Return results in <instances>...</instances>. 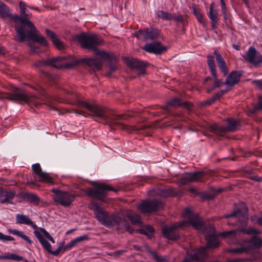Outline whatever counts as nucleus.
Masks as SVG:
<instances>
[{"instance_id":"nucleus-4","label":"nucleus","mask_w":262,"mask_h":262,"mask_svg":"<svg viewBox=\"0 0 262 262\" xmlns=\"http://www.w3.org/2000/svg\"><path fill=\"white\" fill-rule=\"evenodd\" d=\"M20 14H13V20L16 23L15 30L17 40L21 42L26 38V31L30 28H34V25L29 20L32 17V14L27 10V4L20 1L19 3Z\"/></svg>"},{"instance_id":"nucleus-59","label":"nucleus","mask_w":262,"mask_h":262,"mask_svg":"<svg viewBox=\"0 0 262 262\" xmlns=\"http://www.w3.org/2000/svg\"><path fill=\"white\" fill-rule=\"evenodd\" d=\"M254 180H256V181H261V178L258 177H255Z\"/></svg>"},{"instance_id":"nucleus-64","label":"nucleus","mask_w":262,"mask_h":262,"mask_svg":"<svg viewBox=\"0 0 262 262\" xmlns=\"http://www.w3.org/2000/svg\"><path fill=\"white\" fill-rule=\"evenodd\" d=\"M30 8V9H34V10H37V9L36 8H34V7H31V6H28L27 5V8Z\"/></svg>"},{"instance_id":"nucleus-10","label":"nucleus","mask_w":262,"mask_h":262,"mask_svg":"<svg viewBox=\"0 0 262 262\" xmlns=\"http://www.w3.org/2000/svg\"><path fill=\"white\" fill-rule=\"evenodd\" d=\"M248 208L244 202H239L235 205V209L230 214L225 215L224 217H237L238 221L236 223L238 226H245L248 221Z\"/></svg>"},{"instance_id":"nucleus-6","label":"nucleus","mask_w":262,"mask_h":262,"mask_svg":"<svg viewBox=\"0 0 262 262\" xmlns=\"http://www.w3.org/2000/svg\"><path fill=\"white\" fill-rule=\"evenodd\" d=\"M213 54L215 56H214L212 55H208L207 56V61L208 68L210 70V72L212 76L213 77L215 80L212 88L211 89L208 90V93H209L212 90L215 89V88L220 87L221 85L225 84L224 82H223V81L221 80L217 79L214 58H215L216 61L217 62V63L219 66V67L221 71L224 74V75L225 76L227 75L228 73V70L227 68L226 62L222 55L220 54V53L217 50H214Z\"/></svg>"},{"instance_id":"nucleus-37","label":"nucleus","mask_w":262,"mask_h":262,"mask_svg":"<svg viewBox=\"0 0 262 262\" xmlns=\"http://www.w3.org/2000/svg\"><path fill=\"white\" fill-rule=\"evenodd\" d=\"M38 177L40 178V182L47 183L49 184H53L54 183L53 179L49 175V173L43 171L40 173Z\"/></svg>"},{"instance_id":"nucleus-43","label":"nucleus","mask_w":262,"mask_h":262,"mask_svg":"<svg viewBox=\"0 0 262 262\" xmlns=\"http://www.w3.org/2000/svg\"><path fill=\"white\" fill-rule=\"evenodd\" d=\"M32 169L33 172L38 176L43 171L41 170V167L38 163H36L32 165Z\"/></svg>"},{"instance_id":"nucleus-61","label":"nucleus","mask_w":262,"mask_h":262,"mask_svg":"<svg viewBox=\"0 0 262 262\" xmlns=\"http://www.w3.org/2000/svg\"><path fill=\"white\" fill-rule=\"evenodd\" d=\"M27 184H31V185H34L35 184V182H32V181H29L27 183Z\"/></svg>"},{"instance_id":"nucleus-54","label":"nucleus","mask_w":262,"mask_h":262,"mask_svg":"<svg viewBox=\"0 0 262 262\" xmlns=\"http://www.w3.org/2000/svg\"><path fill=\"white\" fill-rule=\"evenodd\" d=\"M9 255H0V259H8Z\"/></svg>"},{"instance_id":"nucleus-14","label":"nucleus","mask_w":262,"mask_h":262,"mask_svg":"<svg viewBox=\"0 0 262 262\" xmlns=\"http://www.w3.org/2000/svg\"><path fill=\"white\" fill-rule=\"evenodd\" d=\"M228 125L227 126H220L217 124H213L210 126L211 132L215 133L219 136H222V134L228 132H234L236 130L239 125L238 121L234 119H228L227 120Z\"/></svg>"},{"instance_id":"nucleus-2","label":"nucleus","mask_w":262,"mask_h":262,"mask_svg":"<svg viewBox=\"0 0 262 262\" xmlns=\"http://www.w3.org/2000/svg\"><path fill=\"white\" fill-rule=\"evenodd\" d=\"M80 63H84L95 70L101 69L102 63L100 60L95 58H83L80 60H76L73 57L58 56L46 60H39L35 64L36 67L51 66L57 69H70L78 65Z\"/></svg>"},{"instance_id":"nucleus-24","label":"nucleus","mask_w":262,"mask_h":262,"mask_svg":"<svg viewBox=\"0 0 262 262\" xmlns=\"http://www.w3.org/2000/svg\"><path fill=\"white\" fill-rule=\"evenodd\" d=\"M17 196L35 205H38L40 202L39 198L33 193L23 191L19 192L17 194Z\"/></svg>"},{"instance_id":"nucleus-42","label":"nucleus","mask_w":262,"mask_h":262,"mask_svg":"<svg viewBox=\"0 0 262 262\" xmlns=\"http://www.w3.org/2000/svg\"><path fill=\"white\" fill-rule=\"evenodd\" d=\"M182 104V100L179 98H173L168 102V105L172 106H180Z\"/></svg>"},{"instance_id":"nucleus-1","label":"nucleus","mask_w":262,"mask_h":262,"mask_svg":"<svg viewBox=\"0 0 262 262\" xmlns=\"http://www.w3.org/2000/svg\"><path fill=\"white\" fill-rule=\"evenodd\" d=\"M70 103L78 107V109L74 110V113L76 114L84 117L91 116L92 117L97 118L108 124L111 128L118 127L122 129H128L127 126L125 124L118 120V119H126L127 117L125 114L117 115L114 117L112 112L108 108L96 105H92L83 101L77 97L72 100Z\"/></svg>"},{"instance_id":"nucleus-49","label":"nucleus","mask_w":262,"mask_h":262,"mask_svg":"<svg viewBox=\"0 0 262 262\" xmlns=\"http://www.w3.org/2000/svg\"><path fill=\"white\" fill-rule=\"evenodd\" d=\"M252 83L258 89H262V79L259 80H255Z\"/></svg>"},{"instance_id":"nucleus-50","label":"nucleus","mask_w":262,"mask_h":262,"mask_svg":"<svg viewBox=\"0 0 262 262\" xmlns=\"http://www.w3.org/2000/svg\"><path fill=\"white\" fill-rule=\"evenodd\" d=\"M124 226L126 230L127 231H128V232H129L130 234L133 233V232L134 231V229L129 226V225L127 222L125 223V224Z\"/></svg>"},{"instance_id":"nucleus-53","label":"nucleus","mask_w":262,"mask_h":262,"mask_svg":"<svg viewBox=\"0 0 262 262\" xmlns=\"http://www.w3.org/2000/svg\"><path fill=\"white\" fill-rule=\"evenodd\" d=\"M217 20L211 21V27L212 29H215L217 27Z\"/></svg>"},{"instance_id":"nucleus-35","label":"nucleus","mask_w":262,"mask_h":262,"mask_svg":"<svg viewBox=\"0 0 262 262\" xmlns=\"http://www.w3.org/2000/svg\"><path fill=\"white\" fill-rule=\"evenodd\" d=\"M262 111V96H259L258 104H254L252 108L248 109V112L250 115L256 114L258 112Z\"/></svg>"},{"instance_id":"nucleus-45","label":"nucleus","mask_w":262,"mask_h":262,"mask_svg":"<svg viewBox=\"0 0 262 262\" xmlns=\"http://www.w3.org/2000/svg\"><path fill=\"white\" fill-rule=\"evenodd\" d=\"M172 20L176 21L177 22H179L181 23H184V18L183 16L181 15H174V14H172Z\"/></svg>"},{"instance_id":"nucleus-34","label":"nucleus","mask_w":262,"mask_h":262,"mask_svg":"<svg viewBox=\"0 0 262 262\" xmlns=\"http://www.w3.org/2000/svg\"><path fill=\"white\" fill-rule=\"evenodd\" d=\"M127 217L130 221L132 224L140 226L142 225L140 216L135 213H129L127 215Z\"/></svg>"},{"instance_id":"nucleus-26","label":"nucleus","mask_w":262,"mask_h":262,"mask_svg":"<svg viewBox=\"0 0 262 262\" xmlns=\"http://www.w3.org/2000/svg\"><path fill=\"white\" fill-rule=\"evenodd\" d=\"M45 32L47 35L51 38L53 45L58 50H62L64 48L63 42L60 40L54 32L48 29L45 30Z\"/></svg>"},{"instance_id":"nucleus-60","label":"nucleus","mask_w":262,"mask_h":262,"mask_svg":"<svg viewBox=\"0 0 262 262\" xmlns=\"http://www.w3.org/2000/svg\"><path fill=\"white\" fill-rule=\"evenodd\" d=\"M75 229H71V230H68V231L66 232V234H70L72 231H75Z\"/></svg>"},{"instance_id":"nucleus-16","label":"nucleus","mask_w":262,"mask_h":262,"mask_svg":"<svg viewBox=\"0 0 262 262\" xmlns=\"http://www.w3.org/2000/svg\"><path fill=\"white\" fill-rule=\"evenodd\" d=\"M243 57L247 61L255 66L262 63V55L252 47L249 48Z\"/></svg>"},{"instance_id":"nucleus-15","label":"nucleus","mask_w":262,"mask_h":262,"mask_svg":"<svg viewBox=\"0 0 262 262\" xmlns=\"http://www.w3.org/2000/svg\"><path fill=\"white\" fill-rule=\"evenodd\" d=\"M95 216L97 220L101 223V224L105 227H110L112 225L111 222V215L105 211L102 207L96 205L95 207Z\"/></svg>"},{"instance_id":"nucleus-52","label":"nucleus","mask_w":262,"mask_h":262,"mask_svg":"<svg viewBox=\"0 0 262 262\" xmlns=\"http://www.w3.org/2000/svg\"><path fill=\"white\" fill-rule=\"evenodd\" d=\"M222 11L224 14V16L226 15V5L225 2L221 3Z\"/></svg>"},{"instance_id":"nucleus-55","label":"nucleus","mask_w":262,"mask_h":262,"mask_svg":"<svg viewBox=\"0 0 262 262\" xmlns=\"http://www.w3.org/2000/svg\"><path fill=\"white\" fill-rule=\"evenodd\" d=\"M242 1L246 5L247 7L250 8L249 0H242Z\"/></svg>"},{"instance_id":"nucleus-5","label":"nucleus","mask_w":262,"mask_h":262,"mask_svg":"<svg viewBox=\"0 0 262 262\" xmlns=\"http://www.w3.org/2000/svg\"><path fill=\"white\" fill-rule=\"evenodd\" d=\"M74 39L80 43L83 48L93 51L95 55L104 59L110 58L108 53L101 51L97 48L98 46L102 45L103 42V39L97 35L82 33L75 35Z\"/></svg>"},{"instance_id":"nucleus-25","label":"nucleus","mask_w":262,"mask_h":262,"mask_svg":"<svg viewBox=\"0 0 262 262\" xmlns=\"http://www.w3.org/2000/svg\"><path fill=\"white\" fill-rule=\"evenodd\" d=\"M16 223L17 224H24L31 226L36 230L38 228L37 225L26 215L17 214L16 215Z\"/></svg>"},{"instance_id":"nucleus-57","label":"nucleus","mask_w":262,"mask_h":262,"mask_svg":"<svg viewBox=\"0 0 262 262\" xmlns=\"http://www.w3.org/2000/svg\"><path fill=\"white\" fill-rule=\"evenodd\" d=\"M257 223L259 225L262 226V215L258 218L257 220Z\"/></svg>"},{"instance_id":"nucleus-11","label":"nucleus","mask_w":262,"mask_h":262,"mask_svg":"<svg viewBox=\"0 0 262 262\" xmlns=\"http://www.w3.org/2000/svg\"><path fill=\"white\" fill-rule=\"evenodd\" d=\"M51 191L54 194L53 198L54 201L62 206H70L75 199V195L70 191L56 188H53Z\"/></svg>"},{"instance_id":"nucleus-40","label":"nucleus","mask_w":262,"mask_h":262,"mask_svg":"<svg viewBox=\"0 0 262 262\" xmlns=\"http://www.w3.org/2000/svg\"><path fill=\"white\" fill-rule=\"evenodd\" d=\"M193 13L200 23L203 24L204 26L206 25L205 22L203 19V15L201 13L200 10H198L196 7H193Z\"/></svg>"},{"instance_id":"nucleus-23","label":"nucleus","mask_w":262,"mask_h":262,"mask_svg":"<svg viewBox=\"0 0 262 262\" xmlns=\"http://www.w3.org/2000/svg\"><path fill=\"white\" fill-rule=\"evenodd\" d=\"M126 65L133 69L137 70L139 74H144L146 66L145 63L137 59H127L126 61Z\"/></svg>"},{"instance_id":"nucleus-18","label":"nucleus","mask_w":262,"mask_h":262,"mask_svg":"<svg viewBox=\"0 0 262 262\" xmlns=\"http://www.w3.org/2000/svg\"><path fill=\"white\" fill-rule=\"evenodd\" d=\"M207 245L205 247H201L187 251V254L188 257L184 258L182 262H191L193 260H196L200 259L204 256L206 253Z\"/></svg>"},{"instance_id":"nucleus-9","label":"nucleus","mask_w":262,"mask_h":262,"mask_svg":"<svg viewBox=\"0 0 262 262\" xmlns=\"http://www.w3.org/2000/svg\"><path fill=\"white\" fill-rule=\"evenodd\" d=\"M94 188H88L85 190L86 194L93 199H97L101 201H104L108 191L117 192V190L111 185L103 183L99 184L93 183Z\"/></svg>"},{"instance_id":"nucleus-39","label":"nucleus","mask_w":262,"mask_h":262,"mask_svg":"<svg viewBox=\"0 0 262 262\" xmlns=\"http://www.w3.org/2000/svg\"><path fill=\"white\" fill-rule=\"evenodd\" d=\"M157 15L159 18H162L166 20H171L172 15L171 13L166 12L163 10H159L157 12Z\"/></svg>"},{"instance_id":"nucleus-56","label":"nucleus","mask_w":262,"mask_h":262,"mask_svg":"<svg viewBox=\"0 0 262 262\" xmlns=\"http://www.w3.org/2000/svg\"><path fill=\"white\" fill-rule=\"evenodd\" d=\"M214 101H211V98L204 102V104L206 105H210Z\"/></svg>"},{"instance_id":"nucleus-38","label":"nucleus","mask_w":262,"mask_h":262,"mask_svg":"<svg viewBox=\"0 0 262 262\" xmlns=\"http://www.w3.org/2000/svg\"><path fill=\"white\" fill-rule=\"evenodd\" d=\"M214 4L212 3L209 6V12L208 13V17L211 21L217 20H218V13L216 10L213 9Z\"/></svg>"},{"instance_id":"nucleus-8","label":"nucleus","mask_w":262,"mask_h":262,"mask_svg":"<svg viewBox=\"0 0 262 262\" xmlns=\"http://www.w3.org/2000/svg\"><path fill=\"white\" fill-rule=\"evenodd\" d=\"M38 230L39 231L34 230L33 233L35 235V237L37 238L41 246H42L43 249L47 251L49 253L53 255H58L63 248V246L64 245L63 243H60L56 250L55 251H53L52 249L51 245L49 243L48 241L45 239L42 234H43V235L48 239H49L53 243H55V241L54 238L49 234V233L47 232L44 228L40 227L38 228Z\"/></svg>"},{"instance_id":"nucleus-17","label":"nucleus","mask_w":262,"mask_h":262,"mask_svg":"<svg viewBox=\"0 0 262 262\" xmlns=\"http://www.w3.org/2000/svg\"><path fill=\"white\" fill-rule=\"evenodd\" d=\"M136 35L138 38L142 36L145 40H149L158 38L160 36V33L158 29L150 28L139 30L136 33Z\"/></svg>"},{"instance_id":"nucleus-12","label":"nucleus","mask_w":262,"mask_h":262,"mask_svg":"<svg viewBox=\"0 0 262 262\" xmlns=\"http://www.w3.org/2000/svg\"><path fill=\"white\" fill-rule=\"evenodd\" d=\"M164 206L163 202L158 200H146L138 205V209L143 213H151L163 208Z\"/></svg>"},{"instance_id":"nucleus-22","label":"nucleus","mask_w":262,"mask_h":262,"mask_svg":"<svg viewBox=\"0 0 262 262\" xmlns=\"http://www.w3.org/2000/svg\"><path fill=\"white\" fill-rule=\"evenodd\" d=\"M36 31V30L35 27L34 29L30 28L29 29H27L26 31V38H28L31 40L40 43L43 46L47 47L48 43L45 37L34 33Z\"/></svg>"},{"instance_id":"nucleus-36","label":"nucleus","mask_w":262,"mask_h":262,"mask_svg":"<svg viewBox=\"0 0 262 262\" xmlns=\"http://www.w3.org/2000/svg\"><path fill=\"white\" fill-rule=\"evenodd\" d=\"M155 230L150 225H147L142 229H139L136 231L141 234L147 235L149 238H151V234L154 233Z\"/></svg>"},{"instance_id":"nucleus-58","label":"nucleus","mask_w":262,"mask_h":262,"mask_svg":"<svg viewBox=\"0 0 262 262\" xmlns=\"http://www.w3.org/2000/svg\"><path fill=\"white\" fill-rule=\"evenodd\" d=\"M244 260V259H235L230 260V261H229V262H241V261H242Z\"/></svg>"},{"instance_id":"nucleus-29","label":"nucleus","mask_w":262,"mask_h":262,"mask_svg":"<svg viewBox=\"0 0 262 262\" xmlns=\"http://www.w3.org/2000/svg\"><path fill=\"white\" fill-rule=\"evenodd\" d=\"M110 219L112 225L110 226V228L117 226L118 229H119L120 226H124L125 223L127 222L123 217L116 214L111 215Z\"/></svg>"},{"instance_id":"nucleus-31","label":"nucleus","mask_w":262,"mask_h":262,"mask_svg":"<svg viewBox=\"0 0 262 262\" xmlns=\"http://www.w3.org/2000/svg\"><path fill=\"white\" fill-rule=\"evenodd\" d=\"M206 239L207 241V248H215L219 245L217 237L214 234H209L206 237Z\"/></svg>"},{"instance_id":"nucleus-27","label":"nucleus","mask_w":262,"mask_h":262,"mask_svg":"<svg viewBox=\"0 0 262 262\" xmlns=\"http://www.w3.org/2000/svg\"><path fill=\"white\" fill-rule=\"evenodd\" d=\"M15 193L12 191L0 190V199L1 204L11 203V201L15 196Z\"/></svg>"},{"instance_id":"nucleus-21","label":"nucleus","mask_w":262,"mask_h":262,"mask_svg":"<svg viewBox=\"0 0 262 262\" xmlns=\"http://www.w3.org/2000/svg\"><path fill=\"white\" fill-rule=\"evenodd\" d=\"M243 232L246 234H253L254 235H257L260 233V232L251 227L248 228H243L241 229H237L235 230H230L225 232H223L220 234L221 236L223 237H233L237 232Z\"/></svg>"},{"instance_id":"nucleus-44","label":"nucleus","mask_w":262,"mask_h":262,"mask_svg":"<svg viewBox=\"0 0 262 262\" xmlns=\"http://www.w3.org/2000/svg\"><path fill=\"white\" fill-rule=\"evenodd\" d=\"M160 194L163 197H167L173 195V192L171 189H162L161 190Z\"/></svg>"},{"instance_id":"nucleus-28","label":"nucleus","mask_w":262,"mask_h":262,"mask_svg":"<svg viewBox=\"0 0 262 262\" xmlns=\"http://www.w3.org/2000/svg\"><path fill=\"white\" fill-rule=\"evenodd\" d=\"M241 75L238 72L233 71L228 76L224 83L228 86H233L239 82Z\"/></svg>"},{"instance_id":"nucleus-63","label":"nucleus","mask_w":262,"mask_h":262,"mask_svg":"<svg viewBox=\"0 0 262 262\" xmlns=\"http://www.w3.org/2000/svg\"><path fill=\"white\" fill-rule=\"evenodd\" d=\"M228 92V90H221V91H220V92H222V93H223V95L225 93H226V92Z\"/></svg>"},{"instance_id":"nucleus-7","label":"nucleus","mask_w":262,"mask_h":262,"mask_svg":"<svg viewBox=\"0 0 262 262\" xmlns=\"http://www.w3.org/2000/svg\"><path fill=\"white\" fill-rule=\"evenodd\" d=\"M1 98H6L14 101H23L36 107H39L41 105L40 99L39 97L34 95H27L17 88H14L11 93H3L0 92Z\"/></svg>"},{"instance_id":"nucleus-48","label":"nucleus","mask_w":262,"mask_h":262,"mask_svg":"<svg viewBox=\"0 0 262 262\" xmlns=\"http://www.w3.org/2000/svg\"><path fill=\"white\" fill-rule=\"evenodd\" d=\"M223 96L222 92H217L211 98V101H215Z\"/></svg>"},{"instance_id":"nucleus-62","label":"nucleus","mask_w":262,"mask_h":262,"mask_svg":"<svg viewBox=\"0 0 262 262\" xmlns=\"http://www.w3.org/2000/svg\"><path fill=\"white\" fill-rule=\"evenodd\" d=\"M146 128V126L144 125H142L139 129H145Z\"/></svg>"},{"instance_id":"nucleus-32","label":"nucleus","mask_w":262,"mask_h":262,"mask_svg":"<svg viewBox=\"0 0 262 262\" xmlns=\"http://www.w3.org/2000/svg\"><path fill=\"white\" fill-rule=\"evenodd\" d=\"M89 237L87 235H83L77 237L75 239L70 241L68 244H67L64 247V250H69L72 247L76 245L77 244L83 241L88 239Z\"/></svg>"},{"instance_id":"nucleus-41","label":"nucleus","mask_w":262,"mask_h":262,"mask_svg":"<svg viewBox=\"0 0 262 262\" xmlns=\"http://www.w3.org/2000/svg\"><path fill=\"white\" fill-rule=\"evenodd\" d=\"M149 252L151 254L153 258L157 262H167V259L166 257L158 256L156 252L150 249Z\"/></svg>"},{"instance_id":"nucleus-47","label":"nucleus","mask_w":262,"mask_h":262,"mask_svg":"<svg viewBox=\"0 0 262 262\" xmlns=\"http://www.w3.org/2000/svg\"><path fill=\"white\" fill-rule=\"evenodd\" d=\"M8 259H11L15 261H21L23 260V257L15 254H9Z\"/></svg>"},{"instance_id":"nucleus-30","label":"nucleus","mask_w":262,"mask_h":262,"mask_svg":"<svg viewBox=\"0 0 262 262\" xmlns=\"http://www.w3.org/2000/svg\"><path fill=\"white\" fill-rule=\"evenodd\" d=\"M13 15L9 7L3 2L0 1V16L3 18L9 17L13 20Z\"/></svg>"},{"instance_id":"nucleus-51","label":"nucleus","mask_w":262,"mask_h":262,"mask_svg":"<svg viewBox=\"0 0 262 262\" xmlns=\"http://www.w3.org/2000/svg\"><path fill=\"white\" fill-rule=\"evenodd\" d=\"M30 50L32 53H38L39 52V49L37 47H36L34 45L31 44L30 45Z\"/></svg>"},{"instance_id":"nucleus-46","label":"nucleus","mask_w":262,"mask_h":262,"mask_svg":"<svg viewBox=\"0 0 262 262\" xmlns=\"http://www.w3.org/2000/svg\"><path fill=\"white\" fill-rule=\"evenodd\" d=\"M14 238L10 235H6L0 232V240L5 242V241H13Z\"/></svg>"},{"instance_id":"nucleus-13","label":"nucleus","mask_w":262,"mask_h":262,"mask_svg":"<svg viewBox=\"0 0 262 262\" xmlns=\"http://www.w3.org/2000/svg\"><path fill=\"white\" fill-rule=\"evenodd\" d=\"M244 244V245L241 248L229 249V252L242 253L253 249L258 248L262 246V240L257 236H254L250 240L245 241Z\"/></svg>"},{"instance_id":"nucleus-19","label":"nucleus","mask_w":262,"mask_h":262,"mask_svg":"<svg viewBox=\"0 0 262 262\" xmlns=\"http://www.w3.org/2000/svg\"><path fill=\"white\" fill-rule=\"evenodd\" d=\"M143 49L150 53L161 54L166 51L167 48L160 42L146 43Z\"/></svg>"},{"instance_id":"nucleus-33","label":"nucleus","mask_w":262,"mask_h":262,"mask_svg":"<svg viewBox=\"0 0 262 262\" xmlns=\"http://www.w3.org/2000/svg\"><path fill=\"white\" fill-rule=\"evenodd\" d=\"M8 232L9 233L12 234L13 235L17 236L18 237H21L23 238L24 241L28 243L29 244H32V241L29 238V237L24 234V233L22 231L16 230V229H12L11 228L8 229Z\"/></svg>"},{"instance_id":"nucleus-20","label":"nucleus","mask_w":262,"mask_h":262,"mask_svg":"<svg viewBox=\"0 0 262 262\" xmlns=\"http://www.w3.org/2000/svg\"><path fill=\"white\" fill-rule=\"evenodd\" d=\"M205 174L204 171H198L193 173H186L181 179V183L183 184L202 181Z\"/></svg>"},{"instance_id":"nucleus-3","label":"nucleus","mask_w":262,"mask_h":262,"mask_svg":"<svg viewBox=\"0 0 262 262\" xmlns=\"http://www.w3.org/2000/svg\"><path fill=\"white\" fill-rule=\"evenodd\" d=\"M183 215L185 221L177 223L170 227H164L162 232L163 236L169 240H176L180 235L178 232V228L192 226L195 229L203 231L205 226L197 213L192 212L189 208L185 209Z\"/></svg>"}]
</instances>
